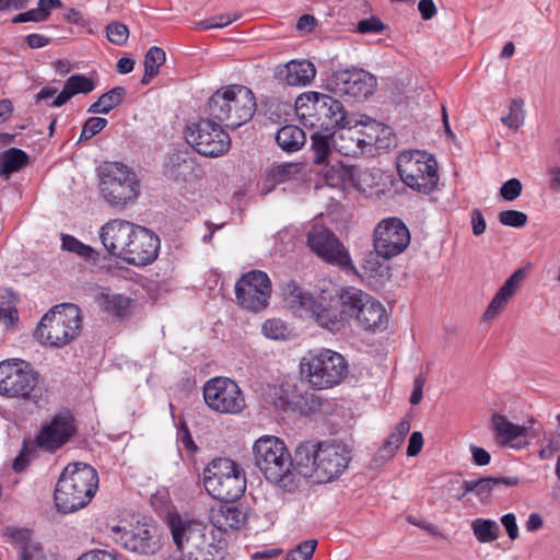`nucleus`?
<instances>
[{
  "label": "nucleus",
  "instance_id": "1",
  "mask_svg": "<svg viewBox=\"0 0 560 560\" xmlns=\"http://www.w3.org/2000/svg\"><path fill=\"white\" fill-rule=\"evenodd\" d=\"M350 462L351 450L341 441H304L295 447V470L318 483L340 477Z\"/></svg>",
  "mask_w": 560,
  "mask_h": 560
},
{
  "label": "nucleus",
  "instance_id": "2",
  "mask_svg": "<svg viewBox=\"0 0 560 560\" xmlns=\"http://www.w3.org/2000/svg\"><path fill=\"white\" fill-rule=\"evenodd\" d=\"M98 487L96 470L83 463L69 464L61 472L55 488V504L59 512H75L92 500Z\"/></svg>",
  "mask_w": 560,
  "mask_h": 560
},
{
  "label": "nucleus",
  "instance_id": "3",
  "mask_svg": "<svg viewBox=\"0 0 560 560\" xmlns=\"http://www.w3.org/2000/svg\"><path fill=\"white\" fill-rule=\"evenodd\" d=\"M255 465L265 478L287 491L298 485L292 469H295V454L292 456L283 440L275 435H262L253 445Z\"/></svg>",
  "mask_w": 560,
  "mask_h": 560
},
{
  "label": "nucleus",
  "instance_id": "4",
  "mask_svg": "<svg viewBox=\"0 0 560 560\" xmlns=\"http://www.w3.org/2000/svg\"><path fill=\"white\" fill-rule=\"evenodd\" d=\"M206 110L210 118L226 128L237 129L253 118L256 112L255 95L244 85L223 86L211 95Z\"/></svg>",
  "mask_w": 560,
  "mask_h": 560
},
{
  "label": "nucleus",
  "instance_id": "5",
  "mask_svg": "<svg viewBox=\"0 0 560 560\" xmlns=\"http://www.w3.org/2000/svg\"><path fill=\"white\" fill-rule=\"evenodd\" d=\"M283 294L292 310L312 318L323 329L337 334L346 328V317L339 313L334 295L315 299L292 280L285 283Z\"/></svg>",
  "mask_w": 560,
  "mask_h": 560
},
{
  "label": "nucleus",
  "instance_id": "6",
  "mask_svg": "<svg viewBox=\"0 0 560 560\" xmlns=\"http://www.w3.org/2000/svg\"><path fill=\"white\" fill-rule=\"evenodd\" d=\"M81 327L80 308L70 303L59 304L42 317L34 337L43 346L62 348L80 335Z\"/></svg>",
  "mask_w": 560,
  "mask_h": 560
},
{
  "label": "nucleus",
  "instance_id": "7",
  "mask_svg": "<svg viewBox=\"0 0 560 560\" xmlns=\"http://www.w3.org/2000/svg\"><path fill=\"white\" fill-rule=\"evenodd\" d=\"M44 388L40 376L31 363L10 359L0 362V395L38 405Z\"/></svg>",
  "mask_w": 560,
  "mask_h": 560
},
{
  "label": "nucleus",
  "instance_id": "8",
  "mask_svg": "<svg viewBox=\"0 0 560 560\" xmlns=\"http://www.w3.org/2000/svg\"><path fill=\"white\" fill-rule=\"evenodd\" d=\"M301 372L315 389H328L339 385L348 375L347 360L330 349L310 351L302 358Z\"/></svg>",
  "mask_w": 560,
  "mask_h": 560
},
{
  "label": "nucleus",
  "instance_id": "9",
  "mask_svg": "<svg viewBox=\"0 0 560 560\" xmlns=\"http://www.w3.org/2000/svg\"><path fill=\"white\" fill-rule=\"evenodd\" d=\"M203 486L212 498L234 502L245 492V474L232 459L214 458L203 469Z\"/></svg>",
  "mask_w": 560,
  "mask_h": 560
},
{
  "label": "nucleus",
  "instance_id": "10",
  "mask_svg": "<svg viewBox=\"0 0 560 560\" xmlns=\"http://www.w3.org/2000/svg\"><path fill=\"white\" fill-rule=\"evenodd\" d=\"M97 173L101 194L110 206L125 208L136 202L140 186L137 174L129 166L119 162H105Z\"/></svg>",
  "mask_w": 560,
  "mask_h": 560
},
{
  "label": "nucleus",
  "instance_id": "11",
  "mask_svg": "<svg viewBox=\"0 0 560 560\" xmlns=\"http://www.w3.org/2000/svg\"><path fill=\"white\" fill-rule=\"evenodd\" d=\"M295 105L303 118L305 116L315 117V120L311 121V126H318L326 131L358 122L353 115L348 114L339 100L327 94L304 93L296 98Z\"/></svg>",
  "mask_w": 560,
  "mask_h": 560
},
{
  "label": "nucleus",
  "instance_id": "12",
  "mask_svg": "<svg viewBox=\"0 0 560 560\" xmlns=\"http://www.w3.org/2000/svg\"><path fill=\"white\" fill-rule=\"evenodd\" d=\"M397 171L401 180L419 192L428 195L438 186V163L425 151L410 150L399 154Z\"/></svg>",
  "mask_w": 560,
  "mask_h": 560
},
{
  "label": "nucleus",
  "instance_id": "13",
  "mask_svg": "<svg viewBox=\"0 0 560 560\" xmlns=\"http://www.w3.org/2000/svg\"><path fill=\"white\" fill-rule=\"evenodd\" d=\"M138 226L125 220H110L100 231V238L106 250L124 261L138 266Z\"/></svg>",
  "mask_w": 560,
  "mask_h": 560
},
{
  "label": "nucleus",
  "instance_id": "14",
  "mask_svg": "<svg viewBox=\"0 0 560 560\" xmlns=\"http://www.w3.org/2000/svg\"><path fill=\"white\" fill-rule=\"evenodd\" d=\"M184 133L187 143L205 156L217 158L231 148L230 135L210 117L188 125Z\"/></svg>",
  "mask_w": 560,
  "mask_h": 560
},
{
  "label": "nucleus",
  "instance_id": "15",
  "mask_svg": "<svg viewBox=\"0 0 560 560\" xmlns=\"http://www.w3.org/2000/svg\"><path fill=\"white\" fill-rule=\"evenodd\" d=\"M203 399L213 411L238 415L245 407V396L237 383L229 377H213L203 385Z\"/></svg>",
  "mask_w": 560,
  "mask_h": 560
},
{
  "label": "nucleus",
  "instance_id": "16",
  "mask_svg": "<svg viewBox=\"0 0 560 560\" xmlns=\"http://www.w3.org/2000/svg\"><path fill=\"white\" fill-rule=\"evenodd\" d=\"M410 244V232L398 218L378 222L373 232V247L378 257L392 259L404 253Z\"/></svg>",
  "mask_w": 560,
  "mask_h": 560
},
{
  "label": "nucleus",
  "instance_id": "17",
  "mask_svg": "<svg viewBox=\"0 0 560 560\" xmlns=\"http://www.w3.org/2000/svg\"><path fill=\"white\" fill-rule=\"evenodd\" d=\"M271 292V281L268 275L261 270H250L235 283L237 304L252 312H260L266 308Z\"/></svg>",
  "mask_w": 560,
  "mask_h": 560
},
{
  "label": "nucleus",
  "instance_id": "18",
  "mask_svg": "<svg viewBox=\"0 0 560 560\" xmlns=\"http://www.w3.org/2000/svg\"><path fill=\"white\" fill-rule=\"evenodd\" d=\"M307 245L325 261L343 269L353 268L349 252L328 228L314 223L307 232Z\"/></svg>",
  "mask_w": 560,
  "mask_h": 560
},
{
  "label": "nucleus",
  "instance_id": "19",
  "mask_svg": "<svg viewBox=\"0 0 560 560\" xmlns=\"http://www.w3.org/2000/svg\"><path fill=\"white\" fill-rule=\"evenodd\" d=\"M77 421L70 411L56 413L48 422L43 423L33 441L34 445L47 453H55L77 433Z\"/></svg>",
  "mask_w": 560,
  "mask_h": 560
},
{
  "label": "nucleus",
  "instance_id": "20",
  "mask_svg": "<svg viewBox=\"0 0 560 560\" xmlns=\"http://www.w3.org/2000/svg\"><path fill=\"white\" fill-rule=\"evenodd\" d=\"M332 90L354 102L365 101L377 85L376 78L370 72L359 69H340L335 71L329 80Z\"/></svg>",
  "mask_w": 560,
  "mask_h": 560
},
{
  "label": "nucleus",
  "instance_id": "21",
  "mask_svg": "<svg viewBox=\"0 0 560 560\" xmlns=\"http://www.w3.org/2000/svg\"><path fill=\"white\" fill-rule=\"evenodd\" d=\"M166 524L171 530L177 550L184 556L194 547L203 544L207 538V526L199 521L183 517L177 512H168Z\"/></svg>",
  "mask_w": 560,
  "mask_h": 560
},
{
  "label": "nucleus",
  "instance_id": "22",
  "mask_svg": "<svg viewBox=\"0 0 560 560\" xmlns=\"http://www.w3.org/2000/svg\"><path fill=\"white\" fill-rule=\"evenodd\" d=\"M200 166L188 149L174 150L167 154L163 167L166 178L175 183H191L200 178Z\"/></svg>",
  "mask_w": 560,
  "mask_h": 560
},
{
  "label": "nucleus",
  "instance_id": "23",
  "mask_svg": "<svg viewBox=\"0 0 560 560\" xmlns=\"http://www.w3.org/2000/svg\"><path fill=\"white\" fill-rule=\"evenodd\" d=\"M535 422L533 418L528 419L529 425H520L512 423L505 416L494 412L491 417L490 428L495 435L499 444L512 446L515 448L525 447L528 442H518L517 440L523 436H529L532 424Z\"/></svg>",
  "mask_w": 560,
  "mask_h": 560
},
{
  "label": "nucleus",
  "instance_id": "24",
  "mask_svg": "<svg viewBox=\"0 0 560 560\" xmlns=\"http://www.w3.org/2000/svg\"><path fill=\"white\" fill-rule=\"evenodd\" d=\"M360 120L357 124L347 125L332 132L331 141L336 151L345 156H359L366 153L364 140L361 137L362 131L358 129Z\"/></svg>",
  "mask_w": 560,
  "mask_h": 560
},
{
  "label": "nucleus",
  "instance_id": "25",
  "mask_svg": "<svg viewBox=\"0 0 560 560\" xmlns=\"http://www.w3.org/2000/svg\"><path fill=\"white\" fill-rule=\"evenodd\" d=\"M525 270L518 268L505 280L503 285L494 294L487 310L485 311V320H491L501 313V311L506 306L509 301L520 289L521 283L525 279Z\"/></svg>",
  "mask_w": 560,
  "mask_h": 560
},
{
  "label": "nucleus",
  "instance_id": "26",
  "mask_svg": "<svg viewBox=\"0 0 560 560\" xmlns=\"http://www.w3.org/2000/svg\"><path fill=\"white\" fill-rule=\"evenodd\" d=\"M362 138L368 153H372V149L386 150L394 145L395 139L393 138L392 129L374 119L368 121L360 120Z\"/></svg>",
  "mask_w": 560,
  "mask_h": 560
},
{
  "label": "nucleus",
  "instance_id": "27",
  "mask_svg": "<svg viewBox=\"0 0 560 560\" xmlns=\"http://www.w3.org/2000/svg\"><path fill=\"white\" fill-rule=\"evenodd\" d=\"M357 322L365 331H382L387 326L388 315L381 302L369 296L362 308H359Z\"/></svg>",
  "mask_w": 560,
  "mask_h": 560
},
{
  "label": "nucleus",
  "instance_id": "28",
  "mask_svg": "<svg viewBox=\"0 0 560 560\" xmlns=\"http://www.w3.org/2000/svg\"><path fill=\"white\" fill-rule=\"evenodd\" d=\"M316 69L308 60H292L278 69L280 80L292 86H305L315 78Z\"/></svg>",
  "mask_w": 560,
  "mask_h": 560
},
{
  "label": "nucleus",
  "instance_id": "29",
  "mask_svg": "<svg viewBox=\"0 0 560 560\" xmlns=\"http://www.w3.org/2000/svg\"><path fill=\"white\" fill-rule=\"evenodd\" d=\"M334 296L339 307V313L346 317L347 324L350 317H358L359 308H362L370 295L354 287H347L342 288Z\"/></svg>",
  "mask_w": 560,
  "mask_h": 560
},
{
  "label": "nucleus",
  "instance_id": "30",
  "mask_svg": "<svg viewBox=\"0 0 560 560\" xmlns=\"http://www.w3.org/2000/svg\"><path fill=\"white\" fill-rule=\"evenodd\" d=\"M229 503L221 505L211 515L213 526L224 533L241 528L246 521V514L240 508Z\"/></svg>",
  "mask_w": 560,
  "mask_h": 560
},
{
  "label": "nucleus",
  "instance_id": "31",
  "mask_svg": "<svg viewBox=\"0 0 560 560\" xmlns=\"http://www.w3.org/2000/svg\"><path fill=\"white\" fill-rule=\"evenodd\" d=\"M94 89L95 84L92 79L83 74H73L67 79L62 91L55 97V100L51 103V106L60 107L75 94H88L92 92Z\"/></svg>",
  "mask_w": 560,
  "mask_h": 560
},
{
  "label": "nucleus",
  "instance_id": "32",
  "mask_svg": "<svg viewBox=\"0 0 560 560\" xmlns=\"http://www.w3.org/2000/svg\"><path fill=\"white\" fill-rule=\"evenodd\" d=\"M96 302L102 311L112 316L122 317L127 314L131 300L121 294H113L108 289H101L96 295Z\"/></svg>",
  "mask_w": 560,
  "mask_h": 560
},
{
  "label": "nucleus",
  "instance_id": "33",
  "mask_svg": "<svg viewBox=\"0 0 560 560\" xmlns=\"http://www.w3.org/2000/svg\"><path fill=\"white\" fill-rule=\"evenodd\" d=\"M276 141L283 151L296 152L304 145L306 135L295 125H285L278 130Z\"/></svg>",
  "mask_w": 560,
  "mask_h": 560
},
{
  "label": "nucleus",
  "instance_id": "34",
  "mask_svg": "<svg viewBox=\"0 0 560 560\" xmlns=\"http://www.w3.org/2000/svg\"><path fill=\"white\" fill-rule=\"evenodd\" d=\"M62 8L61 0H38L37 7L13 16L12 23L44 22L48 20L52 10Z\"/></svg>",
  "mask_w": 560,
  "mask_h": 560
},
{
  "label": "nucleus",
  "instance_id": "35",
  "mask_svg": "<svg viewBox=\"0 0 560 560\" xmlns=\"http://www.w3.org/2000/svg\"><path fill=\"white\" fill-rule=\"evenodd\" d=\"M30 158L21 149L11 148L0 154V175L8 179L14 172L28 164Z\"/></svg>",
  "mask_w": 560,
  "mask_h": 560
},
{
  "label": "nucleus",
  "instance_id": "36",
  "mask_svg": "<svg viewBox=\"0 0 560 560\" xmlns=\"http://www.w3.org/2000/svg\"><path fill=\"white\" fill-rule=\"evenodd\" d=\"M165 51L158 47L152 46L144 55V71L142 73V85L149 84L159 73L160 68L165 63Z\"/></svg>",
  "mask_w": 560,
  "mask_h": 560
},
{
  "label": "nucleus",
  "instance_id": "37",
  "mask_svg": "<svg viewBox=\"0 0 560 560\" xmlns=\"http://www.w3.org/2000/svg\"><path fill=\"white\" fill-rule=\"evenodd\" d=\"M518 483L517 477H483L476 480L475 494L480 501L489 499L491 492L500 487H513Z\"/></svg>",
  "mask_w": 560,
  "mask_h": 560
},
{
  "label": "nucleus",
  "instance_id": "38",
  "mask_svg": "<svg viewBox=\"0 0 560 560\" xmlns=\"http://www.w3.org/2000/svg\"><path fill=\"white\" fill-rule=\"evenodd\" d=\"M409 431L410 422L408 420H401L384 442L383 447L380 450V456L384 459L392 458L402 444Z\"/></svg>",
  "mask_w": 560,
  "mask_h": 560
},
{
  "label": "nucleus",
  "instance_id": "39",
  "mask_svg": "<svg viewBox=\"0 0 560 560\" xmlns=\"http://www.w3.org/2000/svg\"><path fill=\"white\" fill-rule=\"evenodd\" d=\"M224 548L219 544L210 542L208 538L203 544L194 547L183 556V560H223L225 557Z\"/></svg>",
  "mask_w": 560,
  "mask_h": 560
},
{
  "label": "nucleus",
  "instance_id": "40",
  "mask_svg": "<svg viewBox=\"0 0 560 560\" xmlns=\"http://www.w3.org/2000/svg\"><path fill=\"white\" fill-rule=\"evenodd\" d=\"M126 90L122 86H116L102 94L98 100L89 107V113L108 114L117 107L124 100Z\"/></svg>",
  "mask_w": 560,
  "mask_h": 560
},
{
  "label": "nucleus",
  "instance_id": "41",
  "mask_svg": "<svg viewBox=\"0 0 560 560\" xmlns=\"http://www.w3.org/2000/svg\"><path fill=\"white\" fill-rule=\"evenodd\" d=\"M109 537L127 551L138 553L140 537L132 529L126 526L115 525L109 528Z\"/></svg>",
  "mask_w": 560,
  "mask_h": 560
},
{
  "label": "nucleus",
  "instance_id": "42",
  "mask_svg": "<svg viewBox=\"0 0 560 560\" xmlns=\"http://www.w3.org/2000/svg\"><path fill=\"white\" fill-rule=\"evenodd\" d=\"M471 529L479 542H492L499 537V525L493 520L476 518L471 522Z\"/></svg>",
  "mask_w": 560,
  "mask_h": 560
},
{
  "label": "nucleus",
  "instance_id": "43",
  "mask_svg": "<svg viewBox=\"0 0 560 560\" xmlns=\"http://www.w3.org/2000/svg\"><path fill=\"white\" fill-rule=\"evenodd\" d=\"M161 240L152 230L142 226V266L152 264L159 256Z\"/></svg>",
  "mask_w": 560,
  "mask_h": 560
},
{
  "label": "nucleus",
  "instance_id": "44",
  "mask_svg": "<svg viewBox=\"0 0 560 560\" xmlns=\"http://www.w3.org/2000/svg\"><path fill=\"white\" fill-rule=\"evenodd\" d=\"M331 137L332 133L313 132L311 135V147L314 153L313 161L315 164L319 165L326 162L332 145Z\"/></svg>",
  "mask_w": 560,
  "mask_h": 560
},
{
  "label": "nucleus",
  "instance_id": "45",
  "mask_svg": "<svg viewBox=\"0 0 560 560\" xmlns=\"http://www.w3.org/2000/svg\"><path fill=\"white\" fill-rule=\"evenodd\" d=\"M523 105L524 102L521 98L513 100L509 114L502 117L501 121L509 128L517 130L524 121Z\"/></svg>",
  "mask_w": 560,
  "mask_h": 560
},
{
  "label": "nucleus",
  "instance_id": "46",
  "mask_svg": "<svg viewBox=\"0 0 560 560\" xmlns=\"http://www.w3.org/2000/svg\"><path fill=\"white\" fill-rule=\"evenodd\" d=\"M161 534L156 527L142 529V553L154 555L161 548Z\"/></svg>",
  "mask_w": 560,
  "mask_h": 560
},
{
  "label": "nucleus",
  "instance_id": "47",
  "mask_svg": "<svg viewBox=\"0 0 560 560\" xmlns=\"http://www.w3.org/2000/svg\"><path fill=\"white\" fill-rule=\"evenodd\" d=\"M262 334L270 339H284L288 334L285 323L279 318L267 319L261 327Z\"/></svg>",
  "mask_w": 560,
  "mask_h": 560
},
{
  "label": "nucleus",
  "instance_id": "48",
  "mask_svg": "<svg viewBox=\"0 0 560 560\" xmlns=\"http://www.w3.org/2000/svg\"><path fill=\"white\" fill-rule=\"evenodd\" d=\"M61 240H62V248L63 249L71 252V253H75L83 258H92L93 257L94 249L91 246L81 243L74 236L62 234Z\"/></svg>",
  "mask_w": 560,
  "mask_h": 560
},
{
  "label": "nucleus",
  "instance_id": "49",
  "mask_svg": "<svg viewBox=\"0 0 560 560\" xmlns=\"http://www.w3.org/2000/svg\"><path fill=\"white\" fill-rule=\"evenodd\" d=\"M316 547V539L304 540L287 555L285 560H311Z\"/></svg>",
  "mask_w": 560,
  "mask_h": 560
},
{
  "label": "nucleus",
  "instance_id": "50",
  "mask_svg": "<svg viewBox=\"0 0 560 560\" xmlns=\"http://www.w3.org/2000/svg\"><path fill=\"white\" fill-rule=\"evenodd\" d=\"M498 219L502 225L516 229L525 226L528 221L527 214L518 210H503Z\"/></svg>",
  "mask_w": 560,
  "mask_h": 560
},
{
  "label": "nucleus",
  "instance_id": "51",
  "mask_svg": "<svg viewBox=\"0 0 560 560\" xmlns=\"http://www.w3.org/2000/svg\"><path fill=\"white\" fill-rule=\"evenodd\" d=\"M4 535L12 544L18 545L21 551H23L24 548L31 550L28 546L31 532L28 529L9 526L4 529Z\"/></svg>",
  "mask_w": 560,
  "mask_h": 560
},
{
  "label": "nucleus",
  "instance_id": "52",
  "mask_svg": "<svg viewBox=\"0 0 560 560\" xmlns=\"http://www.w3.org/2000/svg\"><path fill=\"white\" fill-rule=\"evenodd\" d=\"M107 119L102 117H91L83 125L79 141H86L100 133L106 126Z\"/></svg>",
  "mask_w": 560,
  "mask_h": 560
},
{
  "label": "nucleus",
  "instance_id": "53",
  "mask_svg": "<svg viewBox=\"0 0 560 560\" xmlns=\"http://www.w3.org/2000/svg\"><path fill=\"white\" fill-rule=\"evenodd\" d=\"M106 35L109 42L121 46L127 42L129 31L125 24L120 22H113L107 25Z\"/></svg>",
  "mask_w": 560,
  "mask_h": 560
},
{
  "label": "nucleus",
  "instance_id": "54",
  "mask_svg": "<svg viewBox=\"0 0 560 560\" xmlns=\"http://www.w3.org/2000/svg\"><path fill=\"white\" fill-rule=\"evenodd\" d=\"M386 30V25L375 15L358 22L355 31L360 34H381Z\"/></svg>",
  "mask_w": 560,
  "mask_h": 560
},
{
  "label": "nucleus",
  "instance_id": "55",
  "mask_svg": "<svg viewBox=\"0 0 560 560\" xmlns=\"http://www.w3.org/2000/svg\"><path fill=\"white\" fill-rule=\"evenodd\" d=\"M523 185L520 179L511 178L500 188V195L505 201H514L522 194Z\"/></svg>",
  "mask_w": 560,
  "mask_h": 560
},
{
  "label": "nucleus",
  "instance_id": "56",
  "mask_svg": "<svg viewBox=\"0 0 560 560\" xmlns=\"http://www.w3.org/2000/svg\"><path fill=\"white\" fill-rule=\"evenodd\" d=\"M301 166L296 163L279 164L272 168V177L277 182H284L300 173Z\"/></svg>",
  "mask_w": 560,
  "mask_h": 560
},
{
  "label": "nucleus",
  "instance_id": "57",
  "mask_svg": "<svg viewBox=\"0 0 560 560\" xmlns=\"http://www.w3.org/2000/svg\"><path fill=\"white\" fill-rule=\"evenodd\" d=\"M471 231L475 236H480L485 233L487 223L482 212L479 209H472L470 213Z\"/></svg>",
  "mask_w": 560,
  "mask_h": 560
},
{
  "label": "nucleus",
  "instance_id": "58",
  "mask_svg": "<svg viewBox=\"0 0 560 560\" xmlns=\"http://www.w3.org/2000/svg\"><path fill=\"white\" fill-rule=\"evenodd\" d=\"M234 20H235V18H231L230 15H219V16L203 20L202 22H200L199 25L201 28H205V30L221 28V27L230 25Z\"/></svg>",
  "mask_w": 560,
  "mask_h": 560
},
{
  "label": "nucleus",
  "instance_id": "59",
  "mask_svg": "<svg viewBox=\"0 0 560 560\" xmlns=\"http://www.w3.org/2000/svg\"><path fill=\"white\" fill-rule=\"evenodd\" d=\"M78 560H118L115 552L104 549H93L81 555Z\"/></svg>",
  "mask_w": 560,
  "mask_h": 560
},
{
  "label": "nucleus",
  "instance_id": "60",
  "mask_svg": "<svg viewBox=\"0 0 560 560\" xmlns=\"http://www.w3.org/2000/svg\"><path fill=\"white\" fill-rule=\"evenodd\" d=\"M501 523L504 526L508 536L512 540H515L518 537V526L516 524L515 515L513 513H508L503 515L501 518Z\"/></svg>",
  "mask_w": 560,
  "mask_h": 560
},
{
  "label": "nucleus",
  "instance_id": "61",
  "mask_svg": "<svg viewBox=\"0 0 560 560\" xmlns=\"http://www.w3.org/2000/svg\"><path fill=\"white\" fill-rule=\"evenodd\" d=\"M469 451L471 453L472 460L477 466H486L490 463L491 456L485 448L477 445H470Z\"/></svg>",
  "mask_w": 560,
  "mask_h": 560
},
{
  "label": "nucleus",
  "instance_id": "62",
  "mask_svg": "<svg viewBox=\"0 0 560 560\" xmlns=\"http://www.w3.org/2000/svg\"><path fill=\"white\" fill-rule=\"evenodd\" d=\"M0 319L3 320L5 325H13L18 320V311L14 305L7 304L0 302Z\"/></svg>",
  "mask_w": 560,
  "mask_h": 560
},
{
  "label": "nucleus",
  "instance_id": "63",
  "mask_svg": "<svg viewBox=\"0 0 560 560\" xmlns=\"http://www.w3.org/2000/svg\"><path fill=\"white\" fill-rule=\"evenodd\" d=\"M423 446V436L421 432L415 431L409 439L407 455L417 456Z\"/></svg>",
  "mask_w": 560,
  "mask_h": 560
},
{
  "label": "nucleus",
  "instance_id": "64",
  "mask_svg": "<svg viewBox=\"0 0 560 560\" xmlns=\"http://www.w3.org/2000/svg\"><path fill=\"white\" fill-rule=\"evenodd\" d=\"M418 10L423 20H431L438 12L433 0H420L418 3Z\"/></svg>",
  "mask_w": 560,
  "mask_h": 560
}]
</instances>
